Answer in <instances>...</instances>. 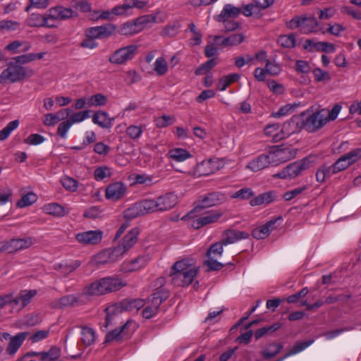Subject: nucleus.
<instances>
[{
  "label": "nucleus",
  "mask_w": 361,
  "mask_h": 361,
  "mask_svg": "<svg viewBox=\"0 0 361 361\" xmlns=\"http://www.w3.org/2000/svg\"><path fill=\"white\" fill-rule=\"evenodd\" d=\"M165 283V279L160 277L154 281V286H157L156 291L154 292L151 296L148 298V301L150 305L159 308L160 305L166 300L169 296V293L163 286Z\"/></svg>",
  "instance_id": "1a4fd4ad"
},
{
  "label": "nucleus",
  "mask_w": 361,
  "mask_h": 361,
  "mask_svg": "<svg viewBox=\"0 0 361 361\" xmlns=\"http://www.w3.org/2000/svg\"><path fill=\"white\" fill-rule=\"evenodd\" d=\"M241 13L240 8L235 7L231 4H226L221 13L217 16L218 19L222 18H235Z\"/></svg>",
  "instance_id": "72a5a7b5"
},
{
  "label": "nucleus",
  "mask_w": 361,
  "mask_h": 361,
  "mask_svg": "<svg viewBox=\"0 0 361 361\" xmlns=\"http://www.w3.org/2000/svg\"><path fill=\"white\" fill-rule=\"evenodd\" d=\"M80 262L78 261L75 262L73 264H63L59 263L55 264L54 269L61 271V274L66 276L68 274L74 271L80 266Z\"/></svg>",
  "instance_id": "c03bdc74"
},
{
  "label": "nucleus",
  "mask_w": 361,
  "mask_h": 361,
  "mask_svg": "<svg viewBox=\"0 0 361 361\" xmlns=\"http://www.w3.org/2000/svg\"><path fill=\"white\" fill-rule=\"evenodd\" d=\"M144 215L159 212L156 199H145L139 202Z\"/></svg>",
  "instance_id": "f704fd0d"
},
{
  "label": "nucleus",
  "mask_w": 361,
  "mask_h": 361,
  "mask_svg": "<svg viewBox=\"0 0 361 361\" xmlns=\"http://www.w3.org/2000/svg\"><path fill=\"white\" fill-rule=\"evenodd\" d=\"M106 102L107 98L105 95L102 94H96L90 98L88 104L90 106H104L106 104Z\"/></svg>",
  "instance_id": "13d9d810"
},
{
  "label": "nucleus",
  "mask_w": 361,
  "mask_h": 361,
  "mask_svg": "<svg viewBox=\"0 0 361 361\" xmlns=\"http://www.w3.org/2000/svg\"><path fill=\"white\" fill-rule=\"evenodd\" d=\"M217 169L216 164L212 159L204 160L196 165L193 175L197 177L209 176L214 173Z\"/></svg>",
  "instance_id": "6ab92c4d"
},
{
  "label": "nucleus",
  "mask_w": 361,
  "mask_h": 361,
  "mask_svg": "<svg viewBox=\"0 0 361 361\" xmlns=\"http://www.w3.org/2000/svg\"><path fill=\"white\" fill-rule=\"evenodd\" d=\"M79 304V298L74 295H64L52 302V307L54 308H64L68 307H74Z\"/></svg>",
  "instance_id": "b1692460"
},
{
  "label": "nucleus",
  "mask_w": 361,
  "mask_h": 361,
  "mask_svg": "<svg viewBox=\"0 0 361 361\" xmlns=\"http://www.w3.org/2000/svg\"><path fill=\"white\" fill-rule=\"evenodd\" d=\"M140 216H144V214L139 202L133 204L124 211V217L126 219H133Z\"/></svg>",
  "instance_id": "58836bf2"
},
{
  "label": "nucleus",
  "mask_w": 361,
  "mask_h": 361,
  "mask_svg": "<svg viewBox=\"0 0 361 361\" xmlns=\"http://www.w3.org/2000/svg\"><path fill=\"white\" fill-rule=\"evenodd\" d=\"M302 122V116L300 114L293 116L289 121L283 124L280 133L274 135V142H278L291 134L300 131L303 128Z\"/></svg>",
  "instance_id": "0eeeda50"
},
{
  "label": "nucleus",
  "mask_w": 361,
  "mask_h": 361,
  "mask_svg": "<svg viewBox=\"0 0 361 361\" xmlns=\"http://www.w3.org/2000/svg\"><path fill=\"white\" fill-rule=\"evenodd\" d=\"M138 47L130 44L116 49L109 56V61L112 64L121 65L132 60L137 54Z\"/></svg>",
  "instance_id": "423d86ee"
},
{
  "label": "nucleus",
  "mask_w": 361,
  "mask_h": 361,
  "mask_svg": "<svg viewBox=\"0 0 361 361\" xmlns=\"http://www.w3.org/2000/svg\"><path fill=\"white\" fill-rule=\"evenodd\" d=\"M254 195V192L251 188H243L231 195L233 198L240 200H248Z\"/></svg>",
  "instance_id": "bf43d9fd"
},
{
  "label": "nucleus",
  "mask_w": 361,
  "mask_h": 361,
  "mask_svg": "<svg viewBox=\"0 0 361 361\" xmlns=\"http://www.w3.org/2000/svg\"><path fill=\"white\" fill-rule=\"evenodd\" d=\"M204 265L207 267V271H219L224 267V264L217 262L214 257H208V259L204 262Z\"/></svg>",
  "instance_id": "052dcab7"
},
{
  "label": "nucleus",
  "mask_w": 361,
  "mask_h": 361,
  "mask_svg": "<svg viewBox=\"0 0 361 361\" xmlns=\"http://www.w3.org/2000/svg\"><path fill=\"white\" fill-rule=\"evenodd\" d=\"M283 348L282 343H271L262 350L261 355L264 360H270L276 357Z\"/></svg>",
  "instance_id": "bb28decb"
},
{
  "label": "nucleus",
  "mask_w": 361,
  "mask_h": 361,
  "mask_svg": "<svg viewBox=\"0 0 361 361\" xmlns=\"http://www.w3.org/2000/svg\"><path fill=\"white\" fill-rule=\"evenodd\" d=\"M37 195L34 192H30L23 195L21 199L16 203V205L20 208H23L35 203L37 201Z\"/></svg>",
  "instance_id": "79ce46f5"
},
{
  "label": "nucleus",
  "mask_w": 361,
  "mask_h": 361,
  "mask_svg": "<svg viewBox=\"0 0 361 361\" xmlns=\"http://www.w3.org/2000/svg\"><path fill=\"white\" fill-rule=\"evenodd\" d=\"M272 166H277L295 157L297 149L291 145L273 146L269 152Z\"/></svg>",
  "instance_id": "39448f33"
},
{
  "label": "nucleus",
  "mask_w": 361,
  "mask_h": 361,
  "mask_svg": "<svg viewBox=\"0 0 361 361\" xmlns=\"http://www.w3.org/2000/svg\"><path fill=\"white\" fill-rule=\"evenodd\" d=\"M344 156L346 157L347 161H348L351 166L356 161L361 159V147L352 149L349 152L345 154Z\"/></svg>",
  "instance_id": "680f3d73"
},
{
  "label": "nucleus",
  "mask_w": 361,
  "mask_h": 361,
  "mask_svg": "<svg viewBox=\"0 0 361 361\" xmlns=\"http://www.w3.org/2000/svg\"><path fill=\"white\" fill-rule=\"evenodd\" d=\"M279 220H282L281 216H279L276 219H271L270 221H267L264 225L259 228H255L252 232L253 238L257 240H260L267 237L269 235L271 231L275 228L274 225Z\"/></svg>",
  "instance_id": "412c9836"
},
{
  "label": "nucleus",
  "mask_w": 361,
  "mask_h": 361,
  "mask_svg": "<svg viewBox=\"0 0 361 361\" xmlns=\"http://www.w3.org/2000/svg\"><path fill=\"white\" fill-rule=\"evenodd\" d=\"M130 10V4L126 0L122 5L116 6L111 9L114 16H122L128 13Z\"/></svg>",
  "instance_id": "69168bd1"
},
{
  "label": "nucleus",
  "mask_w": 361,
  "mask_h": 361,
  "mask_svg": "<svg viewBox=\"0 0 361 361\" xmlns=\"http://www.w3.org/2000/svg\"><path fill=\"white\" fill-rule=\"evenodd\" d=\"M313 162L311 157H305L303 159L295 161L288 164L279 173L274 174V178H293L299 176L301 172L310 167L311 164Z\"/></svg>",
  "instance_id": "20e7f679"
},
{
  "label": "nucleus",
  "mask_w": 361,
  "mask_h": 361,
  "mask_svg": "<svg viewBox=\"0 0 361 361\" xmlns=\"http://www.w3.org/2000/svg\"><path fill=\"white\" fill-rule=\"evenodd\" d=\"M126 286L121 279L114 277H104L95 280L82 288L81 295L92 298L116 291Z\"/></svg>",
  "instance_id": "f257e3e1"
},
{
  "label": "nucleus",
  "mask_w": 361,
  "mask_h": 361,
  "mask_svg": "<svg viewBox=\"0 0 361 361\" xmlns=\"http://www.w3.org/2000/svg\"><path fill=\"white\" fill-rule=\"evenodd\" d=\"M240 78V75L238 73H232L227 75L221 78L218 82V89L220 91H224L230 85L237 82Z\"/></svg>",
  "instance_id": "e433bc0d"
},
{
  "label": "nucleus",
  "mask_w": 361,
  "mask_h": 361,
  "mask_svg": "<svg viewBox=\"0 0 361 361\" xmlns=\"http://www.w3.org/2000/svg\"><path fill=\"white\" fill-rule=\"evenodd\" d=\"M138 234L139 229L133 228L123 237L121 244L127 251L137 243Z\"/></svg>",
  "instance_id": "2f4dec72"
},
{
  "label": "nucleus",
  "mask_w": 361,
  "mask_h": 361,
  "mask_svg": "<svg viewBox=\"0 0 361 361\" xmlns=\"http://www.w3.org/2000/svg\"><path fill=\"white\" fill-rule=\"evenodd\" d=\"M219 22H222L224 25V31L225 32H231L237 30L239 27V23L232 20H229L227 18L218 19Z\"/></svg>",
  "instance_id": "774afa93"
},
{
  "label": "nucleus",
  "mask_w": 361,
  "mask_h": 361,
  "mask_svg": "<svg viewBox=\"0 0 361 361\" xmlns=\"http://www.w3.org/2000/svg\"><path fill=\"white\" fill-rule=\"evenodd\" d=\"M313 75L317 82H329L331 80L329 73L319 68L314 69Z\"/></svg>",
  "instance_id": "e2e57ef3"
},
{
  "label": "nucleus",
  "mask_w": 361,
  "mask_h": 361,
  "mask_svg": "<svg viewBox=\"0 0 361 361\" xmlns=\"http://www.w3.org/2000/svg\"><path fill=\"white\" fill-rule=\"evenodd\" d=\"M133 324L134 323L132 320H128L121 327L116 328L106 334L105 337V342L109 343L113 341H120L125 336H128L131 331H133V328H132Z\"/></svg>",
  "instance_id": "f8f14e48"
},
{
  "label": "nucleus",
  "mask_w": 361,
  "mask_h": 361,
  "mask_svg": "<svg viewBox=\"0 0 361 361\" xmlns=\"http://www.w3.org/2000/svg\"><path fill=\"white\" fill-rule=\"evenodd\" d=\"M108 251L110 254V260L114 261V262L117 261L127 252L121 244L118 245L114 248L108 249Z\"/></svg>",
  "instance_id": "864d4df0"
},
{
  "label": "nucleus",
  "mask_w": 361,
  "mask_h": 361,
  "mask_svg": "<svg viewBox=\"0 0 361 361\" xmlns=\"http://www.w3.org/2000/svg\"><path fill=\"white\" fill-rule=\"evenodd\" d=\"M61 356V349L56 346H52L47 352H42L41 361H55Z\"/></svg>",
  "instance_id": "4c0bfd02"
},
{
  "label": "nucleus",
  "mask_w": 361,
  "mask_h": 361,
  "mask_svg": "<svg viewBox=\"0 0 361 361\" xmlns=\"http://www.w3.org/2000/svg\"><path fill=\"white\" fill-rule=\"evenodd\" d=\"M198 269H189L184 272L178 274H170L171 283L176 286H188L193 281L194 277L197 274Z\"/></svg>",
  "instance_id": "ddd939ff"
},
{
  "label": "nucleus",
  "mask_w": 361,
  "mask_h": 361,
  "mask_svg": "<svg viewBox=\"0 0 361 361\" xmlns=\"http://www.w3.org/2000/svg\"><path fill=\"white\" fill-rule=\"evenodd\" d=\"M226 196L219 192H212L207 195H204L200 203L197 204L193 210H192L188 215L191 218H195V213L201 209L207 207H213L224 202L226 200Z\"/></svg>",
  "instance_id": "6e6552de"
},
{
  "label": "nucleus",
  "mask_w": 361,
  "mask_h": 361,
  "mask_svg": "<svg viewBox=\"0 0 361 361\" xmlns=\"http://www.w3.org/2000/svg\"><path fill=\"white\" fill-rule=\"evenodd\" d=\"M96 338L95 331L93 329L87 326L81 327L80 343L85 348L94 343Z\"/></svg>",
  "instance_id": "cd10ccee"
},
{
  "label": "nucleus",
  "mask_w": 361,
  "mask_h": 361,
  "mask_svg": "<svg viewBox=\"0 0 361 361\" xmlns=\"http://www.w3.org/2000/svg\"><path fill=\"white\" fill-rule=\"evenodd\" d=\"M221 216V213L216 211L208 212L204 216L200 217L204 226L217 221Z\"/></svg>",
  "instance_id": "8fccbe9b"
},
{
  "label": "nucleus",
  "mask_w": 361,
  "mask_h": 361,
  "mask_svg": "<svg viewBox=\"0 0 361 361\" xmlns=\"http://www.w3.org/2000/svg\"><path fill=\"white\" fill-rule=\"evenodd\" d=\"M18 125L19 122L18 120L9 122L4 129L0 130V140L3 141L6 140L11 132L18 128Z\"/></svg>",
  "instance_id": "49530a36"
},
{
  "label": "nucleus",
  "mask_w": 361,
  "mask_h": 361,
  "mask_svg": "<svg viewBox=\"0 0 361 361\" xmlns=\"http://www.w3.org/2000/svg\"><path fill=\"white\" fill-rule=\"evenodd\" d=\"M269 165H272V162L270 154L268 152L267 154H261L256 159L250 161L247 165V168L253 171H258Z\"/></svg>",
  "instance_id": "5701e85b"
},
{
  "label": "nucleus",
  "mask_w": 361,
  "mask_h": 361,
  "mask_svg": "<svg viewBox=\"0 0 361 361\" xmlns=\"http://www.w3.org/2000/svg\"><path fill=\"white\" fill-rule=\"evenodd\" d=\"M290 23H295V27H300L303 33L315 32L318 26V22L314 16L293 18Z\"/></svg>",
  "instance_id": "4468645a"
},
{
  "label": "nucleus",
  "mask_w": 361,
  "mask_h": 361,
  "mask_svg": "<svg viewBox=\"0 0 361 361\" xmlns=\"http://www.w3.org/2000/svg\"><path fill=\"white\" fill-rule=\"evenodd\" d=\"M217 64L215 59H211L199 66L195 71V75H203L212 70Z\"/></svg>",
  "instance_id": "09e8293b"
},
{
  "label": "nucleus",
  "mask_w": 361,
  "mask_h": 361,
  "mask_svg": "<svg viewBox=\"0 0 361 361\" xmlns=\"http://www.w3.org/2000/svg\"><path fill=\"white\" fill-rule=\"evenodd\" d=\"M116 30V25L106 23L101 26L90 27L87 30V36L92 39L108 38Z\"/></svg>",
  "instance_id": "9b49d317"
},
{
  "label": "nucleus",
  "mask_w": 361,
  "mask_h": 361,
  "mask_svg": "<svg viewBox=\"0 0 361 361\" xmlns=\"http://www.w3.org/2000/svg\"><path fill=\"white\" fill-rule=\"evenodd\" d=\"M281 326V323L276 322L270 326H267V327L264 326V327L260 328V329H257L256 331V332L255 333V337L257 340H258L260 338H262V336H264L268 334H271V333L276 331V330L280 329Z\"/></svg>",
  "instance_id": "37998d69"
},
{
  "label": "nucleus",
  "mask_w": 361,
  "mask_h": 361,
  "mask_svg": "<svg viewBox=\"0 0 361 361\" xmlns=\"http://www.w3.org/2000/svg\"><path fill=\"white\" fill-rule=\"evenodd\" d=\"M114 118H111L104 111H98L92 116V121L102 128H110Z\"/></svg>",
  "instance_id": "393cba45"
},
{
  "label": "nucleus",
  "mask_w": 361,
  "mask_h": 361,
  "mask_svg": "<svg viewBox=\"0 0 361 361\" xmlns=\"http://www.w3.org/2000/svg\"><path fill=\"white\" fill-rule=\"evenodd\" d=\"M169 156L171 159L176 161H183L192 157L191 154L188 150L182 148H175L169 150Z\"/></svg>",
  "instance_id": "c9c22d12"
},
{
  "label": "nucleus",
  "mask_w": 361,
  "mask_h": 361,
  "mask_svg": "<svg viewBox=\"0 0 361 361\" xmlns=\"http://www.w3.org/2000/svg\"><path fill=\"white\" fill-rule=\"evenodd\" d=\"M250 236L249 233L235 229H227L224 231L221 243L227 245L233 244L238 240L246 239Z\"/></svg>",
  "instance_id": "a211bd4d"
},
{
  "label": "nucleus",
  "mask_w": 361,
  "mask_h": 361,
  "mask_svg": "<svg viewBox=\"0 0 361 361\" xmlns=\"http://www.w3.org/2000/svg\"><path fill=\"white\" fill-rule=\"evenodd\" d=\"M276 198L275 192L273 191H269L267 192H264L259 195L255 198H252L250 201V204L251 206H259L263 204H269L272 202Z\"/></svg>",
  "instance_id": "c756f323"
},
{
  "label": "nucleus",
  "mask_w": 361,
  "mask_h": 361,
  "mask_svg": "<svg viewBox=\"0 0 361 361\" xmlns=\"http://www.w3.org/2000/svg\"><path fill=\"white\" fill-rule=\"evenodd\" d=\"M61 183L63 188L70 192H75L78 186V180L69 176L61 178Z\"/></svg>",
  "instance_id": "de8ad7c7"
},
{
  "label": "nucleus",
  "mask_w": 361,
  "mask_h": 361,
  "mask_svg": "<svg viewBox=\"0 0 361 361\" xmlns=\"http://www.w3.org/2000/svg\"><path fill=\"white\" fill-rule=\"evenodd\" d=\"M142 133V129L141 126H130L126 129V134L133 140H135L141 136Z\"/></svg>",
  "instance_id": "338daca9"
},
{
  "label": "nucleus",
  "mask_w": 361,
  "mask_h": 361,
  "mask_svg": "<svg viewBox=\"0 0 361 361\" xmlns=\"http://www.w3.org/2000/svg\"><path fill=\"white\" fill-rule=\"evenodd\" d=\"M34 74L35 71L32 68L24 67L13 57L7 63V68L0 74V83L19 82L33 76Z\"/></svg>",
  "instance_id": "f03ea898"
},
{
  "label": "nucleus",
  "mask_w": 361,
  "mask_h": 361,
  "mask_svg": "<svg viewBox=\"0 0 361 361\" xmlns=\"http://www.w3.org/2000/svg\"><path fill=\"white\" fill-rule=\"evenodd\" d=\"M277 42L285 48H293L295 47V36L294 34L281 35Z\"/></svg>",
  "instance_id": "a19ab883"
},
{
  "label": "nucleus",
  "mask_w": 361,
  "mask_h": 361,
  "mask_svg": "<svg viewBox=\"0 0 361 361\" xmlns=\"http://www.w3.org/2000/svg\"><path fill=\"white\" fill-rule=\"evenodd\" d=\"M304 49L310 51H322L328 53H332L335 51V46L326 42H314L312 39H306L304 44Z\"/></svg>",
  "instance_id": "aec40b11"
},
{
  "label": "nucleus",
  "mask_w": 361,
  "mask_h": 361,
  "mask_svg": "<svg viewBox=\"0 0 361 361\" xmlns=\"http://www.w3.org/2000/svg\"><path fill=\"white\" fill-rule=\"evenodd\" d=\"M3 252L13 253L17 251L29 248L32 245L31 238H12L8 241H1Z\"/></svg>",
  "instance_id": "9d476101"
},
{
  "label": "nucleus",
  "mask_w": 361,
  "mask_h": 361,
  "mask_svg": "<svg viewBox=\"0 0 361 361\" xmlns=\"http://www.w3.org/2000/svg\"><path fill=\"white\" fill-rule=\"evenodd\" d=\"M103 232L99 230L88 231L76 234V240L83 245H96L102 239Z\"/></svg>",
  "instance_id": "2eb2a0df"
},
{
  "label": "nucleus",
  "mask_w": 361,
  "mask_h": 361,
  "mask_svg": "<svg viewBox=\"0 0 361 361\" xmlns=\"http://www.w3.org/2000/svg\"><path fill=\"white\" fill-rule=\"evenodd\" d=\"M195 269L197 268L193 265L192 259H183L173 264L170 274H178V272L181 273L184 272V271Z\"/></svg>",
  "instance_id": "7c9ffc66"
},
{
  "label": "nucleus",
  "mask_w": 361,
  "mask_h": 361,
  "mask_svg": "<svg viewBox=\"0 0 361 361\" xmlns=\"http://www.w3.org/2000/svg\"><path fill=\"white\" fill-rule=\"evenodd\" d=\"M224 245V244L221 243V240L212 245L207 252V257H214L215 258L216 256L221 255Z\"/></svg>",
  "instance_id": "603ef678"
},
{
  "label": "nucleus",
  "mask_w": 361,
  "mask_h": 361,
  "mask_svg": "<svg viewBox=\"0 0 361 361\" xmlns=\"http://www.w3.org/2000/svg\"><path fill=\"white\" fill-rule=\"evenodd\" d=\"M42 210L45 214L55 216H63L68 213L63 206L57 203L45 204L42 207Z\"/></svg>",
  "instance_id": "c85d7f7f"
},
{
  "label": "nucleus",
  "mask_w": 361,
  "mask_h": 361,
  "mask_svg": "<svg viewBox=\"0 0 361 361\" xmlns=\"http://www.w3.org/2000/svg\"><path fill=\"white\" fill-rule=\"evenodd\" d=\"M20 23L13 20H0V31L1 32H11L18 29Z\"/></svg>",
  "instance_id": "3c124183"
},
{
  "label": "nucleus",
  "mask_w": 361,
  "mask_h": 361,
  "mask_svg": "<svg viewBox=\"0 0 361 361\" xmlns=\"http://www.w3.org/2000/svg\"><path fill=\"white\" fill-rule=\"evenodd\" d=\"M94 261L97 264H104L114 262V261L110 260V254L108 250H105L98 253L95 256Z\"/></svg>",
  "instance_id": "0e129e2a"
},
{
  "label": "nucleus",
  "mask_w": 361,
  "mask_h": 361,
  "mask_svg": "<svg viewBox=\"0 0 361 361\" xmlns=\"http://www.w3.org/2000/svg\"><path fill=\"white\" fill-rule=\"evenodd\" d=\"M140 32V27H137L134 20L123 23L118 33L122 35H131Z\"/></svg>",
  "instance_id": "ea45409f"
},
{
  "label": "nucleus",
  "mask_w": 361,
  "mask_h": 361,
  "mask_svg": "<svg viewBox=\"0 0 361 361\" xmlns=\"http://www.w3.org/2000/svg\"><path fill=\"white\" fill-rule=\"evenodd\" d=\"M332 166H333V169H332L333 172H336V173H337L340 171H342L346 169L347 168H348L349 166H350L348 161H347L346 157L344 156V154L343 156H341L340 158H338L334 162V164H332Z\"/></svg>",
  "instance_id": "5fc2aeb1"
},
{
  "label": "nucleus",
  "mask_w": 361,
  "mask_h": 361,
  "mask_svg": "<svg viewBox=\"0 0 361 361\" xmlns=\"http://www.w3.org/2000/svg\"><path fill=\"white\" fill-rule=\"evenodd\" d=\"M154 70L158 75L166 74L168 71V65L166 60L162 57L157 59L154 63Z\"/></svg>",
  "instance_id": "6e6d98bb"
},
{
  "label": "nucleus",
  "mask_w": 361,
  "mask_h": 361,
  "mask_svg": "<svg viewBox=\"0 0 361 361\" xmlns=\"http://www.w3.org/2000/svg\"><path fill=\"white\" fill-rule=\"evenodd\" d=\"M48 18L39 13H32L27 19V24L30 27H53V25L47 23Z\"/></svg>",
  "instance_id": "a878e982"
},
{
  "label": "nucleus",
  "mask_w": 361,
  "mask_h": 361,
  "mask_svg": "<svg viewBox=\"0 0 361 361\" xmlns=\"http://www.w3.org/2000/svg\"><path fill=\"white\" fill-rule=\"evenodd\" d=\"M126 192V185L121 183L116 182L110 184L106 189L105 196L106 199L116 201L123 197Z\"/></svg>",
  "instance_id": "dca6fc26"
},
{
  "label": "nucleus",
  "mask_w": 361,
  "mask_h": 361,
  "mask_svg": "<svg viewBox=\"0 0 361 361\" xmlns=\"http://www.w3.org/2000/svg\"><path fill=\"white\" fill-rule=\"evenodd\" d=\"M145 302L142 299H126L121 302L120 305L123 310L133 311L138 310L142 307Z\"/></svg>",
  "instance_id": "473e14b6"
},
{
  "label": "nucleus",
  "mask_w": 361,
  "mask_h": 361,
  "mask_svg": "<svg viewBox=\"0 0 361 361\" xmlns=\"http://www.w3.org/2000/svg\"><path fill=\"white\" fill-rule=\"evenodd\" d=\"M159 212H164L172 209L178 202V197L168 192L156 198Z\"/></svg>",
  "instance_id": "f3484780"
},
{
  "label": "nucleus",
  "mask_w": 361,
  "mask_h": 361,
  "mask_svg": "<svg viewBox=\"0 0 361 361\" xmlns=\"http://www.w3.org/2000/svg\"><path fill=\"white\" fill-rule=\"evenodd\" d=\"M302 116V126L309 132H314L322 128L326 123V110L321 109L314 112L307 110L300 114Z\"/></svg>",
  "instance_id": "7ed1b4c3"
},
{
  "label": "nucleus",
  "mask_w": 361,
  "mask_h": 361,
  "mask_svg": "<svg viewBox=\"0 0 361 361\" xmlns=\"http://www.w3.org/2000/svg\"><path fill=\"white\" fill-rule=\"evenodd\" d=\"M36 290H23L19 293L20 299L21 300L20 308H23L28 303L30 302L31 300L36 295Z\"/></svg>",
  "instance_id": "a18cd8bd"
},
{
  "label": "nucleus",
  "mask_w": 361,
  "mask_h": 361,
  "mask_svg": "<svg viewBox=\"0 0 361 361\" xmlns=\"http://www.w3.org/2000/svg\"><path fill=\"white\" fill-rule=\"evenodd\" d=\"M28 334V332H20L11 338V341H9L6 349V353L9 355H15L20 347L22 345Z\"/></svg>",
  "instance_id": "4be33fe9"
},
{
  "label": "nucleus",
  "mask_w": 361,
  "mask_h": 361,
  "mask_svg": "<svg viewBox=\"0 0 361 361\" xmlns=\"http://www.w3.org/2000/svg\"><path fill=\"white\" fill-rule=\"evenodd\" d=\"M157 17L155 16L145 15L137 18L133 20L137 27H140V31L142 30L144 26L149 23H155Z\"/></svg>",
  "instance_id": "4d7b16f0"
}]
</instances>
